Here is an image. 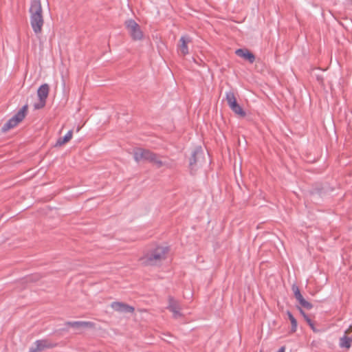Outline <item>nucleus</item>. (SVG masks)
I'll list each match as a JSON object with an SVG mask.
<instances>
[{"label": "nucleus", "mask_w": 352, "mask_h": 352, "mask_svg": "<svg viewBox=\"0 0 352 352\" xmlns=\"http://www.w3.org/2000/svg\"><path fill=\"white\" fill-rule=\"evenodd\" d=\"M65 324L76 329L93 328L94 327V324L92 322L89 321L67 322Z\"/></svg>", "instance_id": "obj_15"}, {"label": "nucleus", "mask_w": 352, "mask_h": 352, "mask_svg": "<svg viewBox=\"0 0 352 352\" xmlns=\"http://www.w3.org/2000/svg\"><path fill=\"white\" fill-rule=\"evenodd\" d=\"M73 131L70 130L63 138H59L56 143V146H60L68 142L72 138Z\"/></svg>", "instance_id": "obj_17"}, {"label": "nucleus", "mask_w": 352, "mask_h": 352, "mask_svg": "<svg viewBox=\"0 0 352 352\" xmlns=\"http://www.w3.org/2000/svg\"><path fill=\"white\" fill-rule=\"evenodd\" d=\"M125 26L133 40L139 41L142 39L143 32L141 30L140 26L134 20L126 21Z\"/></svg>", "instance_id": "obj_6"}, {"label": "nucleus", "mask_w": 352, "mask_h": 352, "mask_svg": "<svg viewBox=\"0 0 352 352\" xmlns=\"http://www.w3.org/2000/svg\"><path fill=\"white\" fill-rule=\"evenodd\" d=\"M235 54L238 56L248 60L250 63H253L255 60V56L247 49H238Z\"/></svg>", "instance_id": "obj_14"}, {"label": "nucleus", "mask_w": 352, "mask_h": 352, "mask_svg": "<svg viewBox=\"0 0 352 352\" xmlns=\"http://www.w3.org/2000/svg\"><path fill=\"white\" fill-rule=\"evenodd\" d=\"M204 152L201 146L196 147L191 154L190 158V166L191 169L194 168L198 163L201 164V159L203 157Z\"/></svg>", "instance_id": "obj_10"}, {"label": "nucleus", "mask_w": 352, "mask_h": 352, "mask_svg": "<svg viewBox=\"0 0 352 352\" xmlns=\"http://www.w3.org/2000/svg\"><path fill=\"white\" fill-rule=\"evenodd\" d=\"M278 352H285V347L284 346H282Z\"/></svg>", "instance_id": "obj_22"}, {"label": "nucleus", "mask_w": 352, "mask_h": 352, "mask_svg": "<svg viewBox=\"0 0 352 352\" xmlns=\"http://www.w3.org/2000/svg\"><path fill=\"white\" fill-rule=\"evenodd\" d=\"M308 324L310 326V327L314 331H316L312 321H311L310 323H308Z\"/></svg>", "instance_id": "obj_21"}, {"label": "nucleus", "mask_w": 352, "mask_h": 352, "mask_svg": "<svg viewBox=\"0 0 352 352\" xmlns=\"http://www.w3.org/2000/svg\"><path fill=\"white\" fill-rule=\"evenodd\" d=\"M192 41L188 36H182L177 45V50L182 56H186L189 53L188 44Z\"/></svg>", "instance_id": "obj_12"}, {"label": "nucleus", "mask_w": 352, "mask_h": 352, "mask_svg": "<svg viewBox=\"0 0 352 352\" xmlns=\"http://www.w3.org/2000/svg\"><path fill=\"white\" fill-rule=\"evenodd\" d=\"M226 100L230 109L239 117L243 118L246 116L245 111L238 104L236 96L232 91L226 94Z\"/></svg>", "instance_id": "obj_5"}, {"label": "nucleus", "mask_w": 352, "mask_h": 352, "mask_svg": "<svg viewBox=\"0 0 352 352\" xmlns=\"http://www.w3.org/2000/svg\"><path fill=\"white\" fill-rule=\"evenodd\" d=\"M352 343V337H349L348 336L344 335L343 337L340 338V346L341 348H345L346 349H349Z\"/></svg>", "instance_id": "obj_16"}, {"label": "nucleus", "mask_w": 352, "mask_h": 352, "mask_svg": "<svg viewBox=\"0 0 352 352\" xmlns=\"http://www.w3.org/2000/svg\"><path fill=\"white\" fill-rule=\"evenodd\" d=\"M168 309L173 314L175 318H179L182 316L180 312L181 307L178 301L175 300L173 297L168 298Z\"/></svg>", "instance_id": "obj_11"}, {"label": "nucleus", "mask_w": 352, "mask_h": 352, "mask_svg": "<svg viewBox=\"0 0 352 352\" xmlns=\"http://www.w3.org/2000/svg\"><path fill=\"white\" fill-rule=\"evenodd\" d=\"M300 312L303 316L306 322L307 323H310L311 320L308 317V316L305 313V311L302 309H300Z\"/></svg>", "instance_id": "obj_19"}, {"label": "nucleus", "mask_w": 352, "mask_h": 352, "mask_svg": "<svg viewBox=\"0 0 352 352\" xmlns=\"http://www.w3.org/2000/svg\"><path fill=\"white\" fill-rule=\"evenodd\" d=\"M352 332V326H350L345 331L344 335L347 336L349 333Z\"/></svg>", "instance_id": "obj_20"}, {"label": "nucleus", "mask_w": 352, "mask_h": 352, "mask_svg": "<svg viewBox=\"0 0 352 352\" xmlns=\"http://www.w3.org/2000/svg\"><path fill=\"white\" fill-rule=\"evenodd\" d=\"M133 156L135 162L148 161L153 163L157 168L166 165V163L162 162L157 154L147 149L135 148L133 151Z\"/></svg>", "instance_id": "obj_3"}, {"label": "nucleus", "mask_w": 352, "mask_h": 352, "mask_svg": "<svg viewBox=\"0 0 352 352\" xmlns=\"http://www.w3.org/2000/svg\"><path fill=\"white\" fill-rule=\"evenodd\" d=\"M287 314L292 324V331L295 332L297 328V321L290 311H288Z\"/></svg>", "instance_id": "obj_18"}, {"label": "nucleus", "mask_w": 352, "mask_h": 352, "mask_svg": "<svg viewBox=\"0 0 352 352\" xmlns=\"http://www.w3.org/2000/svg\"><path fill=\"white\" fill-rule=\"evenodd\" d=\"M30 24L33 31L38 34L41 33L44 24L43 8L40 0H32L29 9Z\"/></svg>", "instance_id": "obj_1"}, {"label": "nucleus", "mask_w": 352, "mask_h": 352, "mask_svg": "<svg viewBox=\"0 0 352 352\" xmlns=\"http://www.w3.org/2000/svg\"><path fill=\"white\" fill-rule=\"evenodd\" d=\"M111 307L115 311L122 313H133L135 310L134 307L120 302H113Z\"/></svg>", "instance_id": "obj_13"}, {"label": "nucleus", "mask_w": 352, "mask_h": 352, "mask_svg": "<svg viewBox=\"0 0 352 352\" xmlns=\"http://www.w3.org/2000/svg\"><path fill=\"white\" fill-rule=\"evenodd\" d=\"M56 344L52 343L48 340H38L34 342V345L30 348L29 352H41L47 349L56 346Z\"/></svg>", "instance_id": "obj_8"}, {"label": "nucleus", "mask_w": 352, "mask_h": 352, "mask_svg": "<svg viewBox=\"0 0 352 352\" xmlns=\"http://www.w3.org/2000/svg\"><path fill=\"white\" fill-rule=\"evenodd\" d=\"M28 106L24 105L14 116L8 120L2 127V131L6 132L17 126L23 120L28 113Z\"/></svg>", "instance_id": "obj_4"}, {"label": "nucleus", "mask_w": 352, "mask_h": 352, "mask_svg": "<svg viewBox=\"0 0 352 352\" xmlns=\"http://www.w3.org/2000/svg\"><path fill=\"white\" fill-rule=\"evenodd\" d=\"M168 250L166 247L157 246L147 251L139 261L144 266L157 265L166 258Z\"/></svg>", "instance_id": "obj_2"}, {"label": "nucleus", "mask_w": 352, "mask_h": 352, "mask_svg": "<svg viewBox=\"0 0 352 352\" xmlns=\"http://www.w3.org/2000/svg\"><path fill=\"white\" fill-rule=\"evenodd\" d=\"M292 289L294 292V295L296 300L299 302V304L304 308L307 309H311L313 307V305L309 302L307 301L303 296H302L299 287L294 284L292 286Z\"/></svg>", "instance_id": "obj_9"}, {"label": "nucleus", "mask_w": 352, "mask_h": 352, "mask_svg": "<svg viewBox=\"0 0 352 352\" xmlns=\"http://www.w3.org/2000/svg\"><path fill=\"white\" fill-rule=\"evenodd\" d=\"M49 92L50 86L48 84L45 83L39 87L37 90V96L38 97L39 102L34 104L35 109H40L45 107Z\"/></svg>", "instance_id": "obj_7"}]
</instances>
